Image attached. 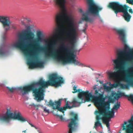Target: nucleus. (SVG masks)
<instances>
[{"mask_svg": "<svg viewBox=\"0 0 133 133\" xmlns=\"http://www.w3.org/2000/svg\"><path fill=\"white\" fill-rule=\"evenodd\" d=\"M26 131V130H24V131H23V132H25Z\"/></svg>", "mask_w": 133, "mask_h": 133, "instance_id": "nucleus-29", "label": "nucleus"}, {"mask_svg": "<svg viewBox=\"0 0 133 133\" xmlns=\"http://www.w3.org/2000/svg\"><path fill=\"white\" fill-rule=\"evenodd\" d=\"M103 123H104L106 124L107 126V127L108 128V132H109V133H110V128H109V122H107V123H105L103 121Z\"/></svg>", "mask_w": 133, "mask_h": 133, "instance_id": "nucleus-20", "label": "nucleus"}, {"mask_svg": "<svg viewBox=\"0 0 133 133\" xmlns=\"http://www.w3.org/2000/svg\"><path fill=\"white\" fill-rule=\"evenodd\" d=\"M85 30H83V31H85Z\"/></svg>", "mask_w": 133, "mask_h": 133, "instance_id": "nucleus-34", "label": "nucleus"}, {"mask_svg": "<svg viewBox=\"0 0 133 133\" xmlns=\"http://www.w3.org/2000/svg\"><path fill=\"white\" fill-rule=\"evenodd\" d=\"M100 82L101 84H102L104 91L107 92L108 94H109L111 91L110 87L107 85L106 84L104 83L103 81H100Z\"/></svg>", "mask_w": 133, "mask_h": 133, "instance_id": "nucleus-14", "label": "nucleus"}, {"mask_svg": "<svg viewBox=\"0 0 133 133\" xmlns=\"http://www.w3.org/2000/svg\"><path fill=\"white\" fill-rule=\"evenodd\" d=\"M7 88H8L9 90L11 92H13L16 89V88L14 87L10 88L7 87Z\"/></svg>", "mask_w": 133, "mask_h": 133, "instance_id": "nucleus-18", "label": "nucleus"}, {"mask_svg": "<svg viewBox=\"0 0 133 133\" xmlns=\"http://www.w3.org/2000/svg\"><path fill=\"white\" fill-rule=\"evenodd\" d=\"M94 90V94L96 96L94 99V102L96 106L99 110V113L97 114L96 117L97 119L102 118L103 121L105 123L109 122L111 118L115 115V113L120 106V102L118 103L110 111V103L115 99L118 100L119 98L124 96V93L119 91L116 93L112 91L110 95L107 94L105 97H104V91L103 88L101 86L97 84L93 86Z\"/></svg>", "mask_w": 133, "mask_h": 133, "instance_id": "nucleus-3", "label": "nucleus"}, {"mask_svg": "<svg viewBox=\"0 0 133 133\" xmlns=\"http://www.w3.org/2000/svg\"><path fill=\"white\" fill-rule=\"evenodd\" d=\"M78 65L82 67H87V66L84 64L79 62V64Z\"/></svg>", "mask_w": 133, "mask_h": 133, "instance_id": "nucleus-22", "label": "nucleus"}, {"mask_svg": "<svg viewBox=\"0 0 133 133\" xmlns=\"http://www.w3.org/2000/svg\"><path fill=\"white\" fill-rule=\"evenodd\" d=\"M74 116V118L69 119L68 121V126L69 129V133H72L76 130L78 127L77 122L78 120V115L76 114H75Z\"/></svg>", "mask_w": 133, "mask_h": 133, "instance_id": "nucleus-9", "label": "nucleus"}, {"mask_svg": "<svg viewBox=\"0 0 133 133\" xmlns=\"http://www.w3.org/2000/svg\"><path fill=\"white\" fill-rule=\"evenodd\" d=\"M120 39L124 43L125 41L126 34L125 30L124 29H120L116 30Z\"/></svg>", "mask_w": 133, "mask_h": 133, "instance_id": "nucleus-12", "label": "nucleus"}, {"mask_svg": "<svg viewBox=\"0 0 133 133\" xmlns=\"http://www.w3.org/2000/svg\"><path fill=\"white\" fill-rule=\"evenodd\" d=\"M55 115L58 117L61 121H63L65 120V118L63 116L57 114H55Z\"/></svg>", "mask_w": 133, "mask_h": 133, "instance_id": "nucleus-19", "label": "nucleus"}, {"mask_svg": "<svg viewBox=\"0 0 133 133\" xmlns=\"http://www.w3.org/2000/svg\"><path fill=\"white\" fill-rule=\"evenodd\" d=\"M14 119L22 122H25L27 119L23 117L19 112L13 113L11 112L10 108H7V111L5 113L0 115V122H9L11 119Z\"/></svg>", "mask_w": 133, "mask_h": 133, "instance_id": "nucleus-7", "label": "nucleus"}, {"mask_svg": "<svg viewBox=\"0 0 133 133\" xmlns=\"http://www.w3.org/2000/svg\"><path fill=\"white\" fill-rule=\"evenodd\" d=\"M34 127L36 129H37V127H35H35Z\"/></svg>", "mask_w": 133, "mask_h": 133, "instance_id": "nucleus-27", "label": "nucleus"}, {"mask_svg": "<svg viewBox=\"0 0 133 133\" xmlns=\"http://www.w3.org/2000/svg\"><path fill=\"white\" fill-rule=\"evenodd\" d=\"M6 52L5 51L4 48H0V56H4Z\"/></svg>", "mask_w": 133, "mask_h": 133, "instance_id": "nucleus-16", "label": "nucleus"}, {"mask_svg": "<svg viewBox=\"0 0 133 133\" xmlns=\"http://www.w3.org/2000/svg\"><path fill=\"white\" fill-rule=\"evenodd\" d=\"M32 105H33L35 107L36 106H37V107H38L40 105H36L35 104H32Z\"/></svg>", "mask_w": 133, "mask_h": 133, "instance_id": "nucleus-24", "label": "nucleus"}, {"mask_svg": "<svg viewBox=\"0 0 133 133\" xmlns=\"http://www.w3.org/2000/svg\"><path fill=\"white\" fill-rule=\"evenodd\" d=\"M71 103L70 102L68 101L66 102V107L67 108L70 109L71 108H72V107H73L74 106H71L69 105V104H70V103Z\"/></svg>", "mask_w": 133, "mask_h": 133, "instance_id": "nucleus-17", "label": "nucleus"}, {"mask_svg": "<svg viewBox=\"0 0 133 133\" xmlns=\"http://www.w3.org/2000/svg\"><path fill=\"white\" fill-rule=\"evenodd\" d=\"M29 124L30 125V124H31V123H30V122H29Z\"/></svg>", "mask_w": 133, "mask_h": 133, "instance_id": "nucleus-31", "label": "nucleus"}, {"mask_svg": "<svg viewBox=\"0 0 133 133\" xmlns=\"http://www.w3.org/2000/svg\"><path fill=\"white\" fill-rule=\"evenodd\" d=\"M29 124L30 125V124H31V123H30V122H29Z\"/></svg>", "mask_w": 133, "mask_h": 133, "instance_id": "nucleus-30", "label": "nucleus"}, {"mask_svg": "<svg viewBox=\"0 0 133 133\" xmlns=\"http://www.w3.org/2000/svg\"><path fill=\"white\" fill-rule=\"evenodd\" d=\"M31 125L32 127H35V126L33 124H32L31 123V124H30Z\"/></svg>", "mask_w": 133, "mask_h": 133, "instance_id": "nucleus-25", "label": "nucleus"}, {"mask_svg": "<svg viewBox=\"0 0 133 133\" xmlns=\"http://www.w3.org/2000/svg\"><path fill=\"white\" fill-rule=\"evenodd\" d=\"M108 7L112 8L116 14L118 12H122L125 20L128 22L130 21L131 16L129 14L128 11V8H129V12L132 14V10L131 8L126 5H123L118 2L110 3Z\"/></svg>", "mask_w": 133, "mask_h": 133, "instance_id": "nucleus-6", "label": "nucleus"}, {"mask_svg": "<svg viewBox=\"0 0 133 133\" xmlns=\"http://www.w3.org/2000/svg\"><path fill=\"white\" fill-rule=\"evenodd\" d=\"M26 20H28L27 17L26 16H23L19 19V21L20 23L23 25L25 24L24 21Z\"/></svg>", "mask_w": 133, "mask_h": 133, "instance_id": "nucleus-15", "label": "nucleus"}, {"mask_svg": "<svg viewBox=\"0 0 133 133\" xmlns=\"http://www.w3.org/2000/svg\"><path fill=\"white\" fill-rule=\"evenodd\" d=\"M30 28V26H28L27 28L23 30V35L22 37L23 41L19 40L12 44V46L21 49L30 68H42L44 67V63L38 61L37 59L39 51L38 46L40 43L43 42L51 48L54 43L50 39L45 38L43 39L41 37L43 35L42 31H37L36 36L35 32L31 30Z\"/></svg>", "mask_w": 133, "mask_h": 133, "instance_id": "nucleus-2", "label": "nucleus"}, {"mask_svg": "<svg viewBox=\"0 0 133 133\" xmlns=\"http://www.w3.org/2000/svg\"><path fill=\"white\" fill-rule=\"evenodd\" d=\"M99 110H98V111L97 110H96L95 111V114H96L97 115L96 117H97V114H99ZM96 120H97V121L95 122V126H94V127L95 128H96L99 125H100L101 126V127L102 128V126L101 125V122H100V121H98V120H99L100 119H102V120L103 121L102 118H101L98 119H96Z\"/></svg>", "mask_w": 133, "mask_h": 133, "instance_id": "nucleus-13", "label": "nucleus"}, {"mask_svg": "<svg viewBox=\"0 0 133 133\" xmlns=\"http://www.w3.org/2000/svg\"><path fill=\"white\" fill-rule=\"evenodd\" d=\"M43 110L46 113H49V109H47V108L45 107H43Z\"/></svg>", "mask_w": 133, "mask_h": 133, "instance_id": "nucleus-21", "label": "nucleus"}, {"mask_svg": "<svg viewBox=\"0 0 133 133\" xmlns=\"http://www.w3.org/2000/svg\"><path fill=\"white\" fill-rule=\"evenodd\" d=\"M124 48L125 50H117L116 58L111 60L114 69L119 70L107 72L109 78L115 83L112 84L109 83L112 88L120 87L129 89L130 87H133V63L124 69L127 63L133 61V48H130L125 44Z\"/></svg>", "mask_w": 133, "mask_h": 133, "instance_id": "nucleus-1", "label": "nucleus"}, {"mask_svg": "<svg viewBox=\"0 0 133 133\" xmlns=\"http://www.w3.org/2000/svg\"><path fill=\"white\" fill-rule=\"evenodd\" d=\"M82 10L81 9L80 10V12H82Z\"/></svg>", "mask_w": 133, "mask_h": 133, "instance_id": "nucleus-28", "label": "nucleus"}, {"mask_svg": "<svg viewBox=\"0 0 133 133\" xmlns=\"http://www.w3.org/2000/svg\"><path fill=\"white\" fill-rule=\"evenodd\" d=\"M64 82L63 78L58 76L57 74H53L49 75V80L47 81H45L43 78H41L33 84L20 87L18 89L22 93V96H24L28 92L32 90L35 97L34 99L39 102L44 99L45 88L49 85L58 87Z\"/></svg>", "mask_w": 133, "mask_h": 133, "instance_id": "nucleus-4", "label": "nucleus"}, {"mask_svg": "<svg viewBox=\"0 0 133 133\" xmlns=\"http://www.w3.org/2000/svg\"><path fill=\"white\" fill-rule=\"evenodd\" d=\"M109 83H109L108 82H107L106 83H105V84H106V85H107V84H108L109 83Z\"/></svg>", "mask_w": 133, "mask_h": 133, "instance_id": "nucleus-26", "label": "nucleus"}, {"mask_svg": "<svg viewBox=\"0 0 133 133\" xmlns=\"http://www.w3.org/2000/svg\"><path fill=\"white\" fill-rule=\"evenodd\" d=\"M100 10H87L82 13V16L81 19L92 23L94 21V18L91 17V16H94V18L96 17L98 18L101 21L102 20L100 18L99 11Z\"/></svg>", "mask_w": 133, "mask_h": 133, "instance_id": "nucleus-8", "label": "nucleus"}, {"mask_svg": "<svg viewBox=\"0 0 133 133\" xmlns=\"http://www.w3.org/2000/svg\"><path fill=\"white\" fill-rule=\"evenodd\" d=\"M79 23H81V22H80H80H79Z\"/></svg>", "mask_w": 133, "mask_h": 133, "instance_id": "nucleus-32", "label": "nucleus"}, {"mask_svg": "<svg viewBox=\"0 0 133 133\" xmlns=\"http://www.w3.org/2000/svg\"><path fill=\"white\" fill-rule=\"evenodd\" d=\"M127 1L130 4H133V0H127Z\"/></svg>", "mask_w": 133, "mask_h": 133, "instance_id": "nucleus-23", "label": "nucleus"}, {"mask_svg": "<svg viewBox=\"0 0 133 133\" xmlns=\"http://www.w3.org/2000/svg\"><path fill=\"white\" fill-rule=\"evenodd\" d=\"M73 90L74 91L72 92L73 93L79 92L78 98L74 99L72 102L74 105L75 107L79 106L81 103L86 102L93 101L94 102V99L96 97V96L93 95L92 92L88 90L84 91L80 89H77V87L75 85L74 87Z\"/></svg>", "mask_w": 133, "mask_h": 133, "instance_id": "nucleus-5", "label": "nucleus"}, {"mask_svg": "<svg viewBox=\"0 0 133 133\" xmlns=\"http://www.w3.org/2000/svg\"><path fill=\"white\" fill-rule=\"evenodd\" d=\"M1 114H0V115H1Z\"/></svg>", "mask_w": 133, "mask_h": 133, "instance_id": "nucleus-35", "label": "nucleus"}, {"mask_svg": "<svg viewBox=\"0 0 133 133\" xmlns=\"http://www.w3.org/2000/svg\"><path fill=\"white\" fill-rule=\"evenodd\" d=\"M90 104L89 105H88V106H90Z\"/></svg>", "mask_w": 133, "mask_h": 133, "instance_id": "nucleus-33", "label": "nucleus"}, {"mask_svg": "<svg viewBox=\"0 0 133 133\" xmlns=\"http://www.w3.org/2000/svg\"><path fill=\"white\" fill-rule=\"evenodd\" d=\"M0 22L2 24L4 28L6 30H8L11 22L7 16H0Z\"/></svg>", "mask_w": 133, "mask_h": 133, "instance_id": "nucleus-10", "label": "nucleus"}, {"mask_svg": "<svg viewBox=\"0 0 133 133\" xmlns=\"http://www.w3.org/2000/svg\"><path fill=\"white\" fill-rule=\"evenodd\" d=\"M61 99H59L58 101H55L54 103L52 101H50L49 102L48 105L53 106L54 109H57L59 111L62 112L64 113V108H62L60 107L61 104Z\"/></svg>", "mask_w": 133, "mask_h": 133, "instance_id": "nucleus-11", "label": "nucleus"}]
</instances>
